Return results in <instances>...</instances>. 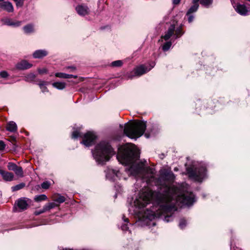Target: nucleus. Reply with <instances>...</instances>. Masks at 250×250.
<instances>
[{"label":"nucleus","instance_id":"26","mask_svg":"<svg viewBox=\"0 0 250 250\" xmlns=\"http://www.w3.org/2000/svg\"><path fill=\"white\" fill-rule=\"evenodd\" d=\"M47 84V83L45 81H39V83H38V85H39L40 88L42 90V91L43 93L48 91L47 88L46 86H45V85H46Z\"/></svg>","mask_w":250,"mask_h":250},{"label":"nucleus","instance_id":"38","mask_svg":"<svg viewBox=\"0 0 250 250\" xmlns=\"http://www.w3.org/2000/svg\"><path fill=\"white\" fill-rule=\"evenodd\" d=\"M24 0H17V1H15L16 6L17 7H22L24 3Z\"/></svg>","mask_w":250,"mask_h":250},{"label":"nucleus","instance_id":"31","mask_svg":"<svg viewBox=\"0 0 250 250\" xmlns=\"http://www.w3.org/2000/svg\"><path fill=\"white\" fill-rule=\"evenodd\" d=\"M36 76L33 73H30L25 77L26 81L27 82H31L35 80Z\"/></svg>","mask_w":250,"mask_h":250},{"label":"nucleus","instance_id":"36","mask_svg":"<svg viewBox=\"0 0 250 250\" xmlns=\"http://www.w3.org/2000/svg\"><path fill=\"white\" fill-rule=\"evenodd\" d=\"M50 186V184L48 181L44 182L41 184L42 188L45 189H48L49 188Z\"/></svg>","mask_w":250,"mask_h":250},{"label":"nucleus","instance_id":"7","mask_svg":"<svg viewBox=\"0 0 250 250\" xmlns=\"http://www.w3.org/2000/svg\"><path fill=\"white\" fill-rule=\"evenodd\" d=\"M96 139V136L94 133L92 132H88L84 134L81 143L88 147L94 144Z\"/></svg>","mask_w":250,"mask_h":250},{"label":"nucleus","instance_id":"22","mask_svg":"<svg viewBox=\"0 0 250 250\" xmlns=\"http://www.w3.org/2000/svg\"><path fill=\"white\" fill-rule=\"evenodd\" d=\"M193 5H192L190 8L188 9L187 13V15L191 14L192 13L195 12L197 11L199 8V3H192Z\"/></svg>","mask_w":250,"mask_h":250},{"label":"nucleus","instance_id":"21","mask_svg":"<svg viewBox=\"0 0 250 250\" xmlns=\"http://www.w3.org/2000/svg\"><path fill=\"white\" fill-rule=\"evenodd\" d=\"M55 75L57 77L64 79H70L72 78H76L77 77L76 75L67 74L63 73H56Z\"/></svg>","mask_w":250,"mask_h":250},{"label":"nucleus","instance_id":"24","mask_svg":"<svg viewBox=\"0 0 250 250\" xmlns=\"http://www.w3.org/2000/svg\"><path fill=\"white\" fill-rule=\"evenodd\" d=\"M24 32L26 34H29L34 32L33 25L29 24L24 26L23 28Z\"/></svg>","mask_w":250,"mask_h":250},{"label":"nucleus","instance_id":"48","mask_svg":"<svg viewBox=\"0 0 250 250\" xmlns=\"http://www.w3.org/2000/svg\"><path fill=\"white\" fill-rule=\"evenodd\" d=\"M145 136L147 138H148L149 137V135L147 133H145Z\"/></svg>","mask_w":250,"mask_h":250},{"label":"nucleus","instance_id":"42","mask_svg":"<svg viewBox=\"0 0 250 250\" xmlns=\"http://www.w3.org/2000/svg\"><path fill=\"white\" fill-rule=\"evenodd\" d=\"M5 147V145L2 141H0V150H3Z\"/></svg>","mask_w":250,"mask_h":250},{"label":"nucleus","instance_id":"28","mask_svg":"<svg viewBox=\"0 0 250 250\" xmlns=\"http://www.w3.org/2000/svg\"><path fill=\"white\" fill-rule=\"evenodd\" d=\"M200 2L202 6L208 8L212 5L213 0H200Z\"/></svg>","mask_w":250,"mask_h":250},{"label":"nucleus","instance_id":"2","mask_svg":"<svg viewBox=\"0 0 250 250\" xmlns=\"http://www.w3.org/2000/svg\"><path fill=\"white\" fill-rule=\"evenodd\" d=\"M139 157V150L132 144L127 143L118 148L117 158L122 164L130 165L125 169L129 174L134 176L143 177L145 173H153V168L146 166V160L135 163Z\"/></svg>","mask_w":250,"mask_h":250},{"label":"nucleus","instance_id":"18","mask_svg":"<svg viewBox=\"0 0 250 250\" xmlns=\"http://www.w3.org/2000/svg\"><path fill=\"white\" fill-rule=\"evenodd\" d=\"M32 64L26 61H22L17 64V68L21 70H24L30 68Z\"/></svg>","mask_w":250,"mask_h":250},{"label":"nucleus","instance_id":"29","mask_svg":"<svg viewBox=\"0 0 250 250\" xmlns=\"http://www.w3.org/2000/svg\"><path fill=\"white\" fill-rule=\"evenodd\" d=\"M14 172L17 176L20 177H23L24 176L23 169L21 167L18 166L17 168L14 171Z\"/></svg>","mask_w":250,"mask_h":250},{"label":"nucleus","instance_id":"34","mask_svg":"<svg viewBox=\"0 0 250 250\" xmlns=\"http://www.w3.org/2000/svg\"><path fill=\"white\" fill-rule=\"evenodd\" d=\"M122 65L123 62L121 60L115 61L111 63V66L113 67H120Z\"/></svg>","mask_w":250,"mask_h":250},{"label":"nucleus","instance_id":"10","mask_svg":"<svg viewBox=\"0 0 250 250\" xmlns=\"http://www.w3.org/2000/svg\"><path fill=\"white\" fill-rule=\"evenodd\" d=\"M160 176L161 178L167 181H173L175 178L173 173L168 169H163L160 171Z\"/></svg>","mask_w":250,"mask_h":250},{"label":"nucleus","instance_id":"33","mask_svg":"<svg viewBox=\"0 0 250 250\" xmlns=\"http://www.w3.org/2000/svg\"><path fill=\"white\" fill-rule=\"evenodd\" d=\"M172 43L171 42H167L164 43L162 46V49L164 51H167L171 47Z\"/></svg>","mask_w":250,"mask_h":250},{"label":"nucleus","instance_id":"4","mask_svg":"<svg viewBox=\"0 0 250 250\" xmlns=\"http://www.w3.org/2000/svg\"><path fill=\"white\" fill-rule=\"evenodd\" d=\"M146 127V122L135 121L125 124L124 126V134L131 139H136L142 136Z\"/></svg>","mask_w":250,"mask_h":250},{"label":"nucleus","instance_id":"35","mask_svg":"<svg viewBox=\"0 0 250 250\" xmlns=\"http://www.w3.org/2000/svg\"><path fill=\"white\" fill-rule=\"evenodd\" d=\"M186 224L187 222L186 220L182 219L180 220L179 226L181 229H183L186 227Z\"/></svg>","mask_w":250,"mask_h":250},{"label":"nucleus","instance_id":"40","mask_svg":"<svg viewBox=\"0 0 250 250\" xmlns=\"http://www.w3.org/2000/svg\"><path fill=\"white\" fill-rule=\"evenodd\" d=\"M38 72L39 73V74H43L45 73H47V69H46L45 68H42V69L39 68L38 69Z\"/></svg>","mask_w":250,"mask_h":250},{"label":"nucleus","instance_id":"52","mask_svg":"<svg viewBox=\"0 0 250 250\" xmlns=\"http://www.w3.org/2000/svg\"><path fill=\"white\" fill-rule=\"evenodd\" d=\"M174 170H175V171L177 170V168H174Z\"/></svg>","mask_w":250,"mask_h":250},{"label":"nucleus","instance_id":"20","mask_svg":"<svg viewBox=\"0 0 250 250\" xmlns=\"http://www.w3.org/2000/svg\"><path fill=\"white\" fill-rule=\"evenodd\" d=\"M6 129L10 132H14L17 130V126L16 124L13 121L9 122L6 126Z\"/></svg>","mask_w":250,"mask_h":250},{"label":"nucleus","instance_id":"43","mask_svg":"<svg viewBox=\"0 0 250 250\" xmlns=\"http://www.w3.org/2000/svg\"><path fill=\"white\" fill-rule=\"evenodd\" d=\"M188 21L189 23H190L193 21L194 17L193 15H191V14L188 15Z\"/></svg>","mask_w":250,"mask_h":250},{"label":"nucleus","instance_id":"44","mask_svg":"<svg viewBox=\"0 0 250 250\" xmlns=\"http://www.w3.org/2000/svg\"><path fill=\"white\" fill-rule=\"evenodd\" d=\"M121 229L123 230V231H126L128 230V227L127 226V224H123L122 226H121Z\"/></svg>","mask_w":250,"mask_h":250},{"label":"nucleus","instance_id":"14","mask_svg":"<svg viewBox=\"0 0 250 250\" xmlns=\"http://www.w3.org/2000/svg\"><path fill=\"white\" fill-rule=\"evenodd\" d=\"M0 174L3 180L5 181H12L14 180V174L11 172L5 171L2 170Z\"/></svg>","mask_w":250,"mask_h":250},{"label":"nucleus","instance_id":"12","mask_svg":"<svg viewBox=\"0 0 250 250\" xmlns=\"http://www.w3.org/2000/svg\"><path fill=\"white\" fill-rule=\"evenodd\" d=\"M0 9L9 13L14 11L12 4L9 1H5L4 0H0Z\"/></svg>","mask_w":250,"mask_h":250},{"label":"nucleus","instance_id":"1","mask_svg":"<svg viewBox=\"0 0 250 250\" xmlns=\"http://www.w3.org/2000/svg\"><path fill=\"white\" fill-rule=\"evenodd\" d=\"M162 193L146 189L140 192L139 196L134 201L135 214L141 213L140 217L147 226L151 222L162 215L164 220L168 222L171 220V213L177 210L176 206L182 207L190 206L195 202V196L191 192L183 191L175 186L166 184L160 187Z\"/></svg>","mask_w":250,"mask_h":250},{"label":"nucleus","instance_id":"5","mask_svg":"<svg viewBox=\"0 0 250 250\" xmlns=\"http://www.w3.org/2000/svg\"><path fill=\"white\" fill-rule=\"evenodd\" d=\"M187 172L190 179L199 182H202L206 176V168L204 166L188 167L187 168Z\"/></svg>","mask_w":250,"mask_h":250},{"label":"nucleus","instance_id":"8","mask_svg":"<svg viewBox=\"0 0 250 250\" xmlns=\"http://www.w3.org/2000/svg\"><path fill=\"white\" fill-rule=\"evenodd\" d=\"M155 62H153L149 64V67L148 68L145 65H141L134 69V74L136 76H140L148 71H150L154 67Z\"/></svg>","mask_w":250,"mask_h":250},{"label":"nucleus","instance_id":"47","mask_svg":"<svg viewBox=\"0 0 250 250\" xmlns=\"http://www.w3.org/2000/svg\"><path fill=\"white\" fill-rule=\"evenodd\" d=\"M200 0H192V3H198Z\"/></svg>","mask_w":250,"mask_h":250},{"label":"nucleus","instance_id":"13","mask_svg":"<svg viewBox=\"0 0 250 250\" xmlns=\"http://www.w3.org/2000/svg\"><path fill=\"white\" fill-rule=\"evenodd\" d=\"M235 11L239 14L246 16L248 15L249 10L244 4H237L234 6Z\"/></svg>","mask_w":250,"mask_h":250},{"label":"nucleus","instance_id":"54","mask_svg":"<svg viewBox=\"0 0 250 250\" xmlns=\"http://www.w3.org/2000/svg\"><path fill=\"white\" fill-rule=\"evenodd\" d=\"M129 211L130 212L131 211V209L129 208Z\"/></svg>","mask_w":250,"mask_h":250},{"label":"nucleus","instance_id":"49","mask_svg":"<svg viewBox=\"0 0 250 250\" xmlns=\"http://www.w3.org/2000/svg\"><path fill=\"white\" fill-rule=\"evenodd\" d=\"M165 157L164 156V154H162L161 155H160V158L161 159H163V158Z\"/></svg>","mask_w":250,"mask_h":250},{"label":"nucleus","instance_id":"23","mask_svg":"<svg viewBox=\"0 0 250 250\" xmlns=\"http://www.w3.org/2000/svg\"><path fill=\"white\" fill-rule=\"evenodd\" d=\"M53 87L59 90L64 89L66 86V83L63 82H55L52 83Z\"/></svg>","mask_w":250,"mask_h":250},{"label":"nucleus","instance_id":"37","mask_svg":"<svg viewBox=\"0 0 250 250\" xmlns=\"http://www.w3.org/2000/svg\"><path fill=\"white\" fill-rule=\"evenodd\" d=\"M80 136V133L78 131H74L72 134V138L73 139H77Z\"/></svg>","mask_w":250,"mask_h":250},{"label":"nucleus","instance_id":"3","mask_svg":"<svg viewBox=\"0 0 250 250\" xmlns=\"http://www.w3.org/2000/svg\"><path fill=\"white\" fill-rule=\"evenodd\" d=\"M92 154L98 164H104L109 160L115 154V151L109 142L102 141L96 146L95 150L92 151Z\"/></svg>","mask_w":250,"mask_h":250},{"label":"nucleus","instance_id":"19","mask_svg":"<svg viewBox=\"0 0 250 250\" xmlns=\"http://www.w3.org/2000/svg\"><path fill=\"white\" fill-rule=\"evenodd\" d=\"M52 200L54 201L55 203L59 205L63 203L65 201V198L64 196L60 194H57L54 195L52 196Z\"/></svg>","mask_w":250,"mask_h":250},{"label":"nucleus","instance_id":"46","mask_svg":"<svg viewBox=\"0 0 250 250\" xmlns=\"http://www.w3.org/2000/svg\"><path fill=\"white\" fill-rule=\"evenodd\" d=\"M123 219L124 220V221L125 223H128L129 222V220L128 218H125V216L123 215Z\"/></svg>","mask_w":250,"mask_h":250},{"label":"nucleus","instance_id":"6","mask_svg":"<svg viewBox=\"0 0 250 250\" xmlns=\"http://www.w3.org/2000/svg\"><path fill=\"white\" fill-rule=\"evenodd\" d=\"M174 31H175V38H179L183 34L181 26L175 29V25L172 24L170 25L167 31L166 32L165 34L162 37V38L165 41H167L173 35Z\"/></svg>","mask_w":250,"mask_h":250},{"label":"nucleus","instance_id":"11","mask_svg":"<svg viewBox=\"0 0 250 250\" xmlns=\"http://www.w3.org/2000/svg\"><path fill=\"white\" fill-rule=\"evenodd\" d=\"M75 9L77 13L81 16H84L89 13L90 10L88 6L84 4L78 5Z\"/></svg>","mask_w":250,"mask_h":250},{"label":"nucleus","instance_id":"55","mask_svg":"<svg viewBox=\"0 0 250 250\" xmlns=\"http://www.w3.org/2000/svg\"><path fill=\"white\" fill-rule=\"evenodd\" d=\"M14 0L15 2L17 1V0Z\"/></svg>","mask_w":250,"mask_h":250},{"label":"nucleus","instance_id":"25","mask_svg":"<svg viewBox=\"0 0 250 250\" xmlns=\"http://www.w3.org/2000/svg\"><path fill=\"white\" fill-rule=\"evenodd\" d=\"M58 206L59 204H57L55 202H51L48 203V204L44 205V207L45 208V209L47 211Z\"/></svg>","mask_w":250,"mask_h":250},{"label":"nucleus","instance_id":"9","mask_svg":"<svg viewBox=\"0 0 250 250\" xmlns=\"http://www.w3.org/2000/svg\"><path fill=\"white\" fill-rule=\"evenodd\" d=\"M106 178L110 181H115L117 178L121 179V174L119 170L108 168L106 171Z\"/></svg>","mask_w":250,"mask_h":250},{"label":"nucleus","instance_id":"41","mask_svg":"<svg viewBox=\"0 0 250 250\" xmlns=\"http://www.w3.org/2000/svg\"><path fill=\"white\" fill-rule=\"evenodd\" d=\"M0 76L3 78H6L8 76V73L5 71H1L0 72Z\"/></svg>","mask_w":250,"mask_h":250},{"label":"nucleus","instance_id":"32","mask_svg":"<svg viewBox=\"0 0 250 250\" xmlns=\"http://www.w3.org/2000/svg\"><path fill=\"white\" fill-rule=\"evenodd\" d=\"M18 167V166L14 163L9 162L8 163L7 168L9 170L14 171Z\"/></svg>","mask_w":250,"mask_h":250},{"label":"nucleus","instance_id":"45","mask_svg":"<svg viewBox=\"0 0 250 250\" xmlns=\"http://www.w3.org/2000/svg\"><path fill=\"white\" fill-rule=\"evenodd\" d=\"M181 0H173L172 3L174 5H177L178 4Z\"/></svg>","mask_w":250,"mask_h":250},{"label":"nucleus","instance_id":"39","mask_svg":"<svg viewBox=\"0 0 250 250\" xmlns=\"http://www.w3.org/2000/svg\"><path fill=\"white\" fill-rule=\"evenodd\" d=\"M46 210L45 209V208L44 207H43V208L40 210H37L35 212L34 214L36 215H40L42 213H44L45 212H46Z\"/></svg>","mask_w":250,"mask_h":250},{"label":"nucleus","instance_id":"50","mask_svg":"<svg viewBox=\"0 0 250 250\" xmlns=\"http://www.w3.org/2000/svg\"><path fill=\"white\" fill-rule=\"evenodd\" d=\"M120 127L121 129H123L124 128V126L122 125H120Z\"/></svg>","mask_w":250,"mask_h":250},{"label":"nucleus","instance_id":"27","mask_svg":"<svg viewBox=\"0 0 250 250\" xmlns=\"http://www.w3.org/2000/svg\"><path fill=\"white\" fill-rule=\"evenodd\" d=\"M34 201L36 202H40L47 200V197L45 194H41L35 196Z\"/></svg>","mask_w":250,"mask_h":250},{"label":"nucleus","instance_id":"51","mask_svg":"<svg viewBox=\"0 0 250 250\" xmlns=\"http://www.w3.org/2000/svg\"><path fill=\"white\" fill-rule=\"evenodd\" d=\"M152 225L153 226H155V223L154 222H152Z\"/></svg>","mask_w":250,"mask_h":250},{"label":"nucleus","instance_id":"30","mask_svg":"<svg viewBox=\"0 0 250 250\" xmlns=\"http://www.w3.org/2000/svg\"><path fill=\"white\" fill-rule=\"evenodd\" d=\"M25 186L24 183H21L11 188L12 191H15L23 188Z\"/></svg>","mask_w":250,"mask_h":250},{"label":"nucleus","instance_id":"53","mask_svg":"<svg viewBox=\"0 0 250 250\" xmlns=\"http://www.w3.org/2000/svg\"><path fill=\"white\" fill-rule=\"evenodd\" d=\"M2 171V170L0 169V174L1 173Z\"/></svg>","mask_w":250,"mask_h":250},{"label":"nucleus","instance_id":"16","mask_svg":"<svg viewBox=\"0 0 250 250\" xmlns=\"http://www.w3.org/2000/svg\"><path fill=\"white\" fill-rule=\"evenodd\" d=\"M17 205L21 211L26 209L27 208L28 204L24 199H20L17 201Z\"/></svg>","mask_w":250,"mask_h":250},{"label":"nucleus","instance_id":"17","mask_svg":"<svg viewBox=\"0 0 250 250\" xmlns=\"http://www.w3.org/2000/svg\"><path fill=\"white\" fill-rule=\"evenodd\" d=\"M5 25L8 26H13L14 27H18L21 25V21H13L10 19H6L2 21Z\"/></svg>","mask_w":250,"mask_h":250},{"label":"nucleus","instance_id":"15","mask_svg":"<svg viewBox=\"0 0 250 250\" xmlns=\"http://www.w3.org/2000/svg\"><path fill=\"white\" fill-rule=\"evenodd\" d=\"M47 51L45 50H37L34 52L33 56L34 58L41 59L47 56Z\"/></svg>","mask_w":250,"mask_h":250}]
</instances>
